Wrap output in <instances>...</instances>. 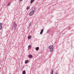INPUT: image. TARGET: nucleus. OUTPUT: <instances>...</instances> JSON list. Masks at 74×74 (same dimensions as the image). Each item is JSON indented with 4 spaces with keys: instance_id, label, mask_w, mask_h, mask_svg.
Wrapping results in <instances>:
<instances>
[{
    "instance_id": "obj_4",
    "label": "nucleus",
    "mask_w": 74,
    "mask_h": 74,
    "mask_svg": "<svg viewBox=\"0 0 74 74\" xmlns=\"http://www.w3.org/2000/svg\"><path fill=\"white\" fill-rule=\"evenodd\" d=\"M2 23H0V30H1L2 29Z\"/></svg>"
},
{
    "instance_id": "obj_14",
    "label": "nucleus",
    "mask_w": 74,
    "mask_h": 74,
    "mask_svg": "<svg viewBox=\"0 0 74 74\" xmlns=\"http://www.w3.org/2000/svg\"><path fill=\"white\" fill-rule=\"evenodd\" d=\"M29 8H30V7H27V10H29Z\"/></svg>"
},
{
    "instance_id": "obj_13",
    "label": "nucleus",
    "mask_w": 74,
    "mask_h": 74,
    "mask_svg": "<svg viewBox=\"0 0 74 74\" xmlns=\"http://www.w3.org/2000/svg\"><path fill=\"white\" fill-rule=\"evenodd\" d=\"M32 46H31V45H29L28 46V48H31V47Z\"/></svg>"
},
{
    "instance_id": "obj_18",
    "label": "nucleus",
    "mask_w": 74,
    "mask_h": 74,
    "mask_svg": "<svg viewBox=\"0 0 74 74\" xmlns=\"http://www.w3.org/2000/svg\"><path fill=\"white\" fill-rule=\"evenodd\" d=\"M56 74H58V72H57Z\"/></svg>"
},
{
    "instance_id": "obj_2",
    "label": "nucleus",
    "mask_w": 74,
    "mask_h": 74,
    "mask_svg": "<svg viewBox=\"0 0 74 74\" xmlns=\"http://www.w3.org/2000/svg\"><path fill=\"white\" fill-rule=\"evenodd\" d=\"M16 26H17V25H16V24L15 23V22H14L12 26V29H15V28H16Z\"/></svg>"
},
{
    "instance_id": "obj_6",
    "label": "nucleus",
    "mask_w": 74,
    "mask_h": 74,
    "mask_svg": "<svg viewBox=\"0 0 74 74\" xmlns=\"http://www.w3.org/2000/svg\"><path fill=\"white\" fill-rule=\"evenodd\" d=\"M43 32H44V29H42L41 32H40V34H42V33H43Z\"/></svg>"
},
{
    "instance_id": "obj_19",
    "label": "nucleus",
    "mask_w": 74,
    "mask_h": 74,
    "mask_svg": "<svg viewBox=\"0 0 74 74\" xmlns=\"http://www.w3.org/2000/svg\"><path fill=\"white\" fill-rule=\"evenodd\" d=\"M20 1H22V0H20Z\"/></svg>"
},
{
    "instance_id": "obj_16",
    "label": "nucleus",
    "mask_w": 74,
    "mask_h": 74,
    "mask_svg": "<svg viewBox=\"0 0 74 74\" xmlns=\"http://www.w3.org/2000/svg\"><path fill=\"white\" fill-rule=\"evenodd\" d=\"M36 51H37V47L36 48Z\"/></svg>"
},
{
    "instance_id": "obj_7",
    "label": "nucleus",
    "mask_w": 74,
    "mask_h": 74,
    "mask_svg": "<svg viewBox=\"0 0 74 74\" xmlns=\"http://www.w3.org/2000/svg\"><path fill=\"white\" fill-rule=\"evenodd\" d=\"M28 62H29V61H28V60H26L25 61V64H26V63H27Z\"/></svg>"
},
{
    "instance_id": "obj_5",
    "label": "nucleus",
    "mask_w": 74,
    "mask_h": 74,
    "mask_svg": "<svg viewBox=\"0 0 74 74\" xmlns=\"http://www.w3.org/2000/svg\"><path fill=\"white\" fill-rule=\"evenodd\" d=\"M32 57L33 56L31 54H30L29 55V58H32Z\"/></svg>"
},
{
    "instance_id": "obj_21",
    "label": "nucleus",
    "mask_w": 74,
    "mask_h": 74,
    "mask_svg": "<svg viewBox=\"0 0 74 74\" xmlns=\"http://www.w3.org/2000/svg\"><path fill=\"white\" fill-rule=\"evenodd\" d=\"M10 74H11V73H10Z\"/></svg>"
},
{
    "instance_id": "obj_9",
    "label": "nucleus",
    "mask_w": 74,
    "mask_h": 74,
    "mask_svg": "<svg viewBox=\"0 0 74 74\" xmlns=\"http://www.w3.org/2000/svg\"><path fill=\"white\" fill-rule=\"evenodd\" d=\"M34 1V0H31L30 3L32 4V3H33Z\"/></svg>"
},
{
    "instance_id": "obj_11",
    "label": "nucleus",
    "mask_w": 74,
    "mask_h": 74,
    "mask_svg": "<svg viewBox=\"0 0 74 74\" xmlns=\"http://www.w3.org/2000/svg\"><path fill=\"white\" fill-rule=\"evenodd\" d=\"M29 26H30V25H31V24H32V23L31 22H29Z\"/></svg>"
},
{
    "instance_id": "obj_12",
    "label": "nucleus",
    "mask_w": 74,
    "mask_h": 74,
    "mask_svg": "<svg viewBox=\"0 0 74 74\" xmlns=\"http://www.w3.org/2000/svg\"><path fill=\"white\" fill-rule=\"evenodd\" d=\"M52 71L51 72V74H53V70H51Z\"/></svg>"
},
{
    "instance_id": "obj_20",
    "label": "nucleus",
    "mask_w": 74,
    "mask_h": 74,
    "mask_svg": "<svg viewBox=\"0 0 74 74\" xmlns=\"http://www.w3.org/2000/svg\"><path fill=\"white\" fill-rule=\"evenodd\" d=\"M0 62H1V60H0Z\"/></svg>"
},
{
    "instance_id": "obj_10",
    "label": "nucleus",
    "mask_w": 74,
    "mask_h": 74,
    "mask_svg": "<svg viewBox=\"0 0 74 74\" xmlns=\"http://www.w3.org/2000/svg\"><path fill=\"white\" fill-rule=\"evenodd\" d=\"M23 74H26V72L25 71H23Z\"/></svg>"
},
{
    "instance_id": "obj_15",
    "label": "nucleus",
    "mask_w": 74,
    "mask_h": 74,
    "mask_svg": "<svg viewBox=\"0 0 74 74\" xmlns=\"http://www.w3.org/2000/svg\"><path fill=\"white\" fill-rule=\"evenodd\" d=\"M8 6H9L10 5V3H8L7 5Z\"/></svg>"
},
{
    "instance_id": "obj_17",
    "label": "nucleus",
    "mask_w": 74,
    "mask_h": 74,
    "mask_svg": "<svg viewBox=\"0 0 74 74\" xmlns=\"http://www.w3.org/2000/svg\"><path fill=\"white\" fill-rule=\"evenodd\" d=\"M39 49V48L38 47H37V50H38Z\"/></svg>"
},
{
    "instance_id": "obj_8",
    "label": "nucleus",
    "mask_w": 74,
    "mask_h": 74,
    "mask_svg": "<svg viewBox=\"0 0 74 74\" xmlns=\"http://www.w3.org/2000/svg\"><path fill=\"white\" fill-rule=\"evenodd\" d=\"M31 36H29L28 37V39H30L31 38Z\"/></svg>"
},
{
    "instance_id": "obj_3",
    "label": "nucleus",
    "mask_w": 74,
    "mask_h": 74,
    "mask_svg": "<svg viewBox=\"0 0 74 74\" xmlns=\"http://www.w3.org/2000/svg\"><path fill=\"white\" fill-rule=\"evenodd\" d=\"M34 10H32V11H31L29 12V15L30 16H32V15H33V14H34Z\"/></svg>"
},
{
    "instance_id": "obj_1",
    "label": "nucleus",
    "mask_w": 74,
    "mask_h": 74,
    "mask_svg": "<svg viewBox=\"0 0 74 74\" xmlns=\"http://www.w3.org/2000/svg\"><path fill=\"white\" fill-rule=\"evenodd\" d=\"M49 49H50L49 51L51 52H52L53 51V46L51 45L49 47Z\"/></svg>"
}]
</instances>
